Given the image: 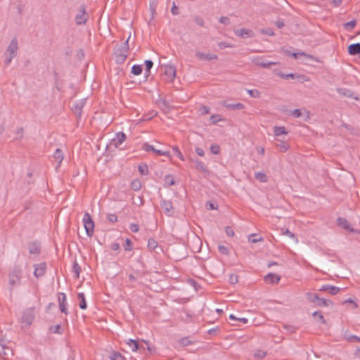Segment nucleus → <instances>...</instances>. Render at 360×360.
<instances>
[{"instance_id": "1", "label": "nucleus", "mask_w": 360, "mask_h": 360, "mask_svg": "<svg viewBox=\"0 0 360 360\" xmlns=\"http://www.w3.org/2000/svg\"><path fill=\"white\" fill-rule=\"evenodd\" d=\"M129 39V37L128 38ZM128 41L127 39L121 46L118 47L114 51L113 58L118 65L122 64L127 58V53L128 52Z\"/></svg>"}, {"instance_id": "2", "label": "nucleus", "mask_w": 360, "mask_h": 360, "mask_svg": "<svg viewBox=\"0 0 360 360\" xmlns=\"http://www.w3.org/2000/svg\"><path fill=\"white\" fill-rule=\"evenodd\" d=\"M82 221L86 235L89 237H91L94 233V221H93L92 217L89 213H84Z\"/></svg>"}, {"instance_id": "3", "label": "nucleus", "mask_w": 360, "mask_h": 360, "mask_svg": "<svg viewBox=\"0 0 360 360\" xmlns=\"http://www.w3.org/2000/svg\"><path fill=\"white\" fill-rule=\"evenodd\" d=\"M22 270L20 268H15L9 275V288L13 290V286L17 283H19L22 278Z\"/></svg>"}, {"instance_id": "4", "label": "nucleus", "mask_w": 360, "mask_h": 360, "mask_svg": "<svg viewBox=\"0 0 360 360\" xmlns=\"http://www.w3.org/2000/svg\"><path fill=\"white\" fill-rule=\"evenodd\" d=\"M34 307H30L24 310L22 316V323L30 326L34 321L35 313Z\"/></svg>"}, {"instance_id": "5", "label": "nucleus", "mask_w": 360, "mask_h": 360, "mask_svg": "<svg viewBox=\"0 0 360 360\" xmlns=\"http://www.w3.org/2000/svg\"><path fill=\"white\" fill-rule=\"evenodd\" d=\"M89 18V14L86 12V8L84 5H82L79 10V13L75 16V21L77 25H82L86 24Z\"/></svg>"}, {"instance_id": "6", "label": "nucleus", "mask_w": 360, "mask_h": 360, "mask_svg": "<svg viewBox=\"0 0 360 360\" xmlns=\"http://www.w3.org/2000/svg\"><path fill=\"white\" fill-rule=\"evenodd\" d=\"M162 72L160 73L162 79L168 82H171L176 77V69H161Z\"/></svg>"}, {"instance_id": "7", "label": "nucleus", "mask_w": 360, "mask_h": 360, "mask_svg": "<svg viewBox=\"0 0 360 360\" xmlns=\"http://www.w3.org/2000/svg\"><path fill=\"white\" fill-rule=\"evenodd\" d=\"M160 207L162 209L164 213L168 216L171 217L173 215V205L171 201L166 200L165 199H162L160 201Z\"/></svg>"}, {"instance_id": "8", "label": "nucleus", "mask_w": 360, "mask_h": 360, "mask_svg": "<svg viewBox=\"0 0 360 360\" xmlns=\"http://www.w3.org/2000/svg\"><path fill=\"white\" fill-rule=\"evenodd\" d=\"M336 91L338 94L343 97L348 98H352L355 101H359V98L358 96L354 95V91H352L350 89H348L347 88H337Z\"/></svg>"}, {"instance_id": "9", "label": "nucleus", "mask_w": 360, "mask_h": 360, "mask_svg": "<svg viewBox=\"0 0 360 360\" xmlns=\"http://www.w3.org/2000/svg\"><path fill=\"white\" fill-rule=\"evenodd\" d=\"M142 149L146 152L152 151L158 155L169 156V151H164L162 150H157L153 146L148 143H144Z\"/></svg>"}, {"instance_id": "10", "label": "nucleus", "mask_w": 360, "mask_h": 360, "mask_svg": "<svg viewBox=\"0 0 360 360\" xmlns=\"http://www.w3.org/2000/svg\"><path fill=\"white\" fill-rule=\"evenodd\" d=\"M18 49V40H17V39L14 38L11 40L9 46H8V48L6 51V53H5V56L10 55V56H13L15 57V56L17 54Z\"/></svg>"}, {"instance_id": "11", "label": "nucleus", "mask_w": 360, "mask_h": 360, "mask_svg": "<svg viewBox=\"0 0 360 360\" xmlns=\"http://www.w3.org/2000/svg\"><path fill=\"white\" fill-rule=\"evenodd\" d=\"M58 303H59V309L60 311L65 314H68V309H67V300H66V295L63 292H60L58 295Z\"/></svg>"}, {"instance_id": "12", "label": "nucleus", "mask_w": 360, "mask_h": 360, "mask_svg": "<svg viewBox=\"0 0 360 360\" xmlns=\"http://www.w3.org/2000/svg\"><path fill=\"white\" fill-rule=\"evenodd\" d=\"M34 275L35 277L39 278L45 274L46 269V264L45 262H41L38 264H34Z\"/></svg>"}, {"instance_id": "13", "label": "nucleus", "mask_w": 360, "mask_h": 360, "mask_svg": "<svg viewBox=\"0 0 360 360\" xmlns=\"http://www.w3.org/2000/svg\"><path fill=\"white\" fill-rule=\"evenodd\" d=\"M126 139V135L123 132H118L116 134V137L112 139L111 141V145L115 148L119 147Z\"/></svg>"}, {"instance_id": "14", "label": "nucleus", "mask_w": 360, "mask_h": 360, "mask_svg": "<svg viewBox=\"0 0 360 360\" xmlns=\"http://www.w3.org/2000/svg\"><path fill=\"white\" fill-rule=\"evenodd\" d=\"M281 280V276L273 273H269L264 276V281L266 283L276 284Z\"/></svg>"}, {"instance_id": "15", "label": "nucleus", "mask_w": 360, "mask_h": 360, "mask_svg": "<svg viewBox=\"0 0 360 360\" xmlns=\"http://www.w3.org/2000/svg\"><path fill=\"white\" fill-rule=\"evenodd\" d=\"M285 53L288 56H292V57H294L296 59L299 58L300 57H303L304 60H314L312 56L306 54L303 52L291 53L290 51L287 50V51H285Z\"/></svg>"}, {"instance_id": "16", "label": "nucleus", "mask_w": 360, "mask_h": 360, "mask_svg": "<svg viewBox=\"0 0 360 360\" xmlns=\"http://www.w3.org/2000/svg\"><path fill=\"white\" fill-rule=\"evenodd\" d=\"M196 57L200 60H211L217 58V55L212 53H205L200 51H198L195 53Z\"/></svg>"}, {"instance_id": "17", "label": "nucleus", "mask_w": 360, "mask_h": 360, "mask_svg": "<svg viewBox=\"0 0 360 360\" xmlns=\"http://www.w3.org/2000/svg\"><path fill=\"white\" fill-rule=\"evenodd\" d=\"M337 224L339 226L342 227L345 230L349 231L351 232L354 231V229L351 227L348 221L345 218L338 217L337 219Z\"/></svg>"}, {"instance_id": "18", "label": "nucleus", "mask_w": 360, "mask_h": 360, "mask_svg": "<svg viewBox=\"0 0 360 360\" xmlns=\"http://www.w3.org/2000/svg\"><path fill=\"white\" fill-rule=\"evenodd\" d=\"M320 290L321 291H328L329 293H330L333 295H335L340 292V288L337 286H334V285H323L320 288Z\"/></svg>"}, {"instance_id": "19", "label": "nucleus", "mask_w": 360, "mask_h": 360, "mask_svg": "<svg viewBox=\"0 0 360 360\" xmlns=\"http://www.w3.org/2000/svg\"><path fill=\"white\" fill-rule=\"evenodd\" d=\"M223 105L228 109L233 110H239L245 108L244 104L241 103H229L228 101H224Z\"/></svg>"}, {"instance_id": "20", "label": "nucleus", "mask_w": 360, "mask_h": 360, "mask_svg": "<svg viewBox=\"0 0 360 360\" xmlns=\"http://www.w3.org/2000/svg\"><path fill=\"white\" fill-rule=\"evenodd\" d=\"M84 104H85L84 100H81V101H77L75 103H74V105L72 108V110L74 111V112L75 114L80 116L82 114V109L83 106L84 105Z\"/></svg>"}, {"instance_id": "21", "label": "nucleus", "mask_w": 360, "mask_h": 360, "mask_svg": "<svg viewBox=\"0 0 360 360\" xmlns=\"http://www.w3.org/2000/svg\"><path fill=\"white\" fill-rule=\"evenodd\" d=\"M127 343L131 347L133 352L141 350V349H145L143 345H140L139 343L135 340L129 339Z\"/></svg>"}, {"instance_id": "22", "label": "nucleus", "mask_w": 360, "mask_h": 360, "mask_svg": "<svg viewBox=\"0 0 360 360\" xmlns=\"http://www.w3.org/2000/svg\"><path fill=\"white\" fill-rule=\"evenodd\" d=\"M236 34L242 38L253 37V32L250 30H247L245 28H242L240 30H237L236 32Z\"/></svg>"}, {"instance_id": "23", "label": "nucleus", "mask_w": 360, "mask_h": 360, "mask_svg": "<svg viewBox=\"0 0 360 360\" xmlns=\"http://www.w3.org/2000/svg\"><path fill=\"white\" fill-rule=\"evenodd\" d=\"M348 53L350 55H353V56L360 54V44L356 43V44H350L348 46Z\"/></svg>"}, {"instance_id": "24", "label": "nucleus", "mask_w": 360, "mask_h": 360, "mask_svg": "<svg viewBox=\"0 0 360 360\" xmlns=\"http://www.w3.org/2000/svg\"><path fill=\"white\" fill-rule=\"evenodd\" d=\"M195 168L204 174H208L209 170L204 163L198 159L194 160Z\"/></svg>"}, {"instance_id": "25", "label": "nucleus", "mask_w": 360, "mask_h": 360, "mask_svg": "<svg viewBox=\"0 0 360 360\" xmlns=\"http://www.w3.org/2000/svg\"><path fill=\"white\" fill-rule=\"evenodd\" d=\"M274 133L276 136L288 134V131L283 126H276L274 127Z\"/></svg>"}, {"instance_id": "26", "label": "nucleus", "mask_w": 360, "mask_h": 360, "mask_svg": "<svg viewBox=\"0 0 360 360\" xmlns=\"http://www.w3.org/2000/svg\"><path fill=\"white\" fill-rule=\"evenodd\" d=\"M276 146L277 148L282 153H285L289 149V145L284 141L278 140Z\"/></svg>"}, {"instance_id": "27", "label": "nucleus", "mask_w": 360, "mask_h": 360, "mask_svg": "<svg viewBox=\"0 0 360 360\" xmlns=\"http://www.w3.org/2000/svg\"><path fill=\"white\" fill-rule=\"evenodd\" d=\"M29 252L32 255H38L40 252V248L37 243H32L28 246Z\"/></svg>"}, {"instance_id": "28", "label": "nucleus", "mask_w": 360, "mask_h": 360, "mask_svg": "<svg viewBox=\"0 0 360 360\" xmlns=\"http://www.w3.org/2000/svg\"><path fill=\"white\" fill-rule=\"evenodd\" d=\"M316 304L319 307H329L333 306V303L330 300L319 297L317 303Z\"/></svg>"}, {"instance_id": "29", "label": "nucleus", "mask_w": 360, "mask_h": 360, "mask_svg": "<svg viewBox=\"0 0 360 360\" xmlns=\"http://www.w3.org/2000/svg\"><path fill=\"white\" fill-rule=\"evenodd\" d=\"M77 298L80 301L79 307L82 309H86L87 307V304L85 300L84 294L83 292H79L77 294Z\"/></svg>"}, {"instance_id": "30", "label": "nucleus", "mask_w": 360, "mask_h": 360, "mask_svg": "<svg viewBox=\"0 0 360 360\" xmlns=\"http://www.w3.org/2000/svg\"><path fill=\"white\" fill-rule=\"evenodd\" d=\"M53 158L58 162V165H60L63 160V153L62 150L57 148L53 153Z\"/></svg>"}, {"instance_id": "31", "label": "nucleus", "mask_w": 360, "mask_h": 360, "mask_svg": "<svg viewBox=\"0 0 360 360\" xmlns=\"http://www.w3.org/2000/svg\"><path fill=\"white\" fill-rule=\"evenodd\" d=\"M131 188L134 191H139L141 188V182L139 179H134L131 183Z\"/></svg>"}, {"instance_id": "32", "label": "nucleus", "mask_w": 360, "mask_h": 360, "mask_svg": "<svg viewBox=\"0 0 360 360\" xmlns=\"http://www.w3.org/2000/svg\"><path fill=\"white\" fill-rule=\"evenodd\" d=\"M110 360H126L125 357L120 352L113 351L110 356Z\"/></svg>"}, {"instance_id": "33", "label": "nucleus", "mask_w": 360, "mask_h": 360, "mask_svg": "<svg viewBox=\"0 0 360 360\" xmlns=\"http://www.w3.org/2000/svg\"><path fill=\"white\" fill-rule=\"evenodd\" d=\"M264 238L262 237L258 236L256 233L250 234L248 237V241L250 243H255L259 241H263Z\"/></svg>"}, {"instance_id": "34", "label": "nucleus", "mask_w": 360, "mask_h": 360, "mask_svg": "<svg viewBox=\"0 0 360 360\" xmlns=\"http://www.w3.org/2000/svg\"><path fill=\"white\" fill-rule=\"evenodd\" d=\"M9 351H11L8 347H7L3 340H0V354L8 355Z\"/></svg>"}, {"instance_id": "35", "label": "nucleus", "mask_w": 360, "mask_h": 360, "mask_svg": "<svg viewBox=\"0 0 360 360\" xmlns=\"http://www.w3.org/2000/svg\"><path fill=\"white\" fill-rule=\"evenodd\" d=\"M255 176L256 179L262 183H265L268 180L266 175L261 172L255 173Z\"/></svg>"}, {"instance_id": "36", "label": "nucleus", "mask_w": 360, "mask_h": 360, "mask_svg": "<svg viewBox=\"0 0 360 360\" xmlns=\"http://www.w3.org/2000/svg\"><path fill=\"white\" fill-rule=\"evenodd\" d=\"M306 296L309 301H310L311 302L315 303V304L317 303L318 299L319 297L317 294L312 293V292H307Z\"/></svg>"}, {"instance_id": "37", "label": "nucleus", "mask_w": 360, "mask_h": 360, "mask_svg": "<svg viewBox=\"0 0 360 360\" xmlns=\"http://www.w3.org/2000/svg\"><path fill=\"white\" fill-rule=\"evenodd\" d=\"M81 271V267L75 260L72 265V272L75 274V278H78L79 277V274Z\"/></svg>"}, {"instance_id": "38", "label": "nucleus", "mask_w": 360, "mask_h": 360, "mask_svg": "<svg viewBox=\"0 0 360 360\" xmlns=\"http://www.w3.org/2000/svg\"><path fill=\"white\" fill-rule=\"evenodd\" d=\"M158 247V242L153 238H149L148 240V248L151 250H155Z\"/></svg>"}, {"instance_id": "39", "label": "nucleus", "mask_w": 360, "mask_h": 360, "mask_svg": "<svg viewBox=\"0 0 360 360\" xmlns=\"http://www.w3.org/2000/svg\"><path fill=\"white\" fill-rule=\"evenodd\" d=\"M164 182L167 186H173L175 184L174 177L172 174L166 175L164 179Z\"/></svg>"}, {"instance_id": "40", "label": "nucleus", "mask_w": 360, "mask_h": 360, "mask_svg": "<svg viewBox=\"0 0 360 360\" xmlns=\"http://www.w3.org/2000/svg\"><path fill=\"white\" fill-rule=\"evenodd\" d=\"M313 316L315 319H316L318 321H319L321 323H326V319H324L323 316L321 313L319 311H315L313 313Z\"/></svg>"}, {"instance_id": "41", "label": "nucleus", "mask_w": 360, "mask_h": 360, "mask_svg": "<svg viewBox=\"0 0 360 360\" xmlns=\"http://www.w3.org/2000/svg\"><path fill=\"white\" fill-rule=\"evenodd\" d=\"M266 356L265 351L262 349L257 350L254 354V357L258 359H262Z\"/></svg>"}, {"instance_id": "42", "label": "nucleus", "mask_w": 360, "mask_h": 360, "mask_svg": "<svg viewBox=\"0 0 360 360\" xmlns=\"http://www.w3.org/2000/svg\"><path fill=\"white\" fill-rule=\"evenodd\" d=\"M356 24V22L355 20H352L349 22H347L346 23L344 24V28L346 30H352L354 29V27H355Z\"/></svg>"}, {"instance_id": "43", "label": "nucleus", "mask_w": 360, "mask_h": 360, "mask_svg": "<svg viewBox=\"0 0 360 360\" xmlns=\"http://www.w3.org/2000/svg\"><path fill=\"white\" fill-rule=\"evenodd\" d=\"M139 172L142 175H146L148 174V167L146 164H141L139 166Z\"/></svg>"}, {"instance_id": "44", "label": "nucleus", "mask_w": 360, "mask_h": 360, "mask_svg": "<svg viewBox=\"0 0 360 360\" xmlns=\"http://www.w3.org/2000/svg\"><path fill=\"white\" fill-rule=\"evenodd\" d=\"M158 105L160 108L165 112H167L169 110V105L165 100L160 101L158 102Z\"/></svg>"}, {"instance_id": "45", "label": "nucleus", "mask_w": 360, "mask_h": 360, "mask_svg": "<svg viewBox=\"0 0 360 360\" xmlns=\"http://www.w3.org/2000/svg\"><path fill=\"white\" fill-rule=\"evenodd\" d=\"M60 325H59V324H57V325H55V326H51L49 327V330L52 333L60 334L61 332H60Z\"/></svg>"}, {"instance_id": "46", "label": "nucleus", "mask_w": 360, "mask_h": 360, "mask_svg": "<svg viewBox=\"0 0 360 360\" xmlns=\"http://www.w3.org/2000/svg\"><path fill=\"white\" fill-rule=\"evenodd\" d=\"M248 93L249 95L252 98H259L260 97V92L257 89H250L248 90Z\"/></svg>"}, {"instance_id": "47", "label": "nucleus", "mask_w": 360, "mask_h": 360, "mask_svg": "<svg viewBox=\"0 0 360 360\" xmlns=\"http://www.w3.org/2000/svg\"><path fill=\"white\" fill-rule=\"evenodd\" d=\"M179 343L182 346H188L192 344V342L188 338H182L179 340Z\"/></svg>"}, {"instance_id": "48", "label": "nucleus", "mask_w": 360, "mask_h": 360, "mask_svg": "<svg viewBox=\"0 0 360 360\" xmlns=\"http://www.w3.org/2000/svg\"><path fill=\"white\" fill-rule=\"evenodd\" d=\"M218 250H219V252L222 255H228L229 254V249L222 245H220L218 246Z\"/></svg>"}, {"instance_id": "49", "label": "nucleus", "mask_w": 360, "mask_h": 360, "mask_svg": "<svg viewBox=\"0 0 360 360\" xmlns=\"http://www.w3.org/2000/svg\"><path fill=\"white\" fill-rule=\"evenodd\" d=\"M172 150H173V153L176 157L179 158V159H181L182 160H184L183 155H182L181 152L180 151V150L178 148V147H173Z\"/></svg>"}, {"instance_id": "50", "label": "nucleus", "mask_w": 360, "mask_h": 360, "mask_svg": "<svg viewBox=\"0 0 360 360\" xmlns=\"http://www.w3.org/2000/svg\"><path fill=\"white\" fill-rule=\"evenodd\" d=\"M156 2L155 1L150 3V11L151 13V18L154 17V15L156 13Z\"/></svg>"}, {"instance_id": "51", "label": "nucleus", "mask_w": 360, "mask_h": 360, "mask_svg": "<svg viewBox=\"0 0 360 360\" xmlns=\"http://www.w3.org/2000/svg\"><path fill=\"white\" fill-rule=\"evenodd\" d=\"M210 150L213 154L217 155L220 152V147L217 144L212 145L210 147Z\"/></svg>"}, {"instance_id": "52", "label": "nucleus", "mask_w": 360, "mask_h": 360, "mask_svg": "<svg viewBox=\"0 0 360 360\" xmlns=\"http://www.w3.org/2000/svg\"><path fill=\"white\" fill-rule=\"evenodd\" d=\"M124 249L126 251H130L132 249V243L129 238H127L125 240V243L124 245Z\"/></svg>"}, {"instance_id": "53", "label": "nucleus", "mask_w": 360, "mask_h": 360, "mask_svg": "<svg viewBox=\"0 0 360 360\" xmlns=\"http://www.w3.org/2000/svg\"><path fill=\"white\" fill-rule=\"evenodd\" d=\"M199 111L200 112V113H201L202 115H207V114L210 113V108L208 106H206V105H202V106L200 108Z\"/></svg>"}, {"instance_id": "54", "label": "nucleus", "mask_w": 360, "mask_h": 360, "mask_svg": "<svg viewBox=\"0 0 360 360\" xmlns=\"http://www.w3.org/2000/svg\"><path fill=\"white\" fill-rule=\"evenodd\" d=\"M225 232H226V235L230 237L234 236V234H235L234 230L231 226H226Z\"/></svg>"}, {"instance_id": "55", "label": "nucleus", "mask_w": 360, "mask_h": 360, "mask_svg": "<svg viewBox=\"0 0 360 360\" xmlns=\"http://www.w3.org/2000/svg\"><path fill=\"white\" fill-rule=\"evenodd\" d=\"M194 20H195V23L198 25H199L200 27L204 26V20L202 17L196 16V17H195Z\"/></svg>"}, {"instance_id": "56", "label": "nucleus", "mask_w": 360, "mask_h": 360, "mask_svg": "<svg viewBox=\"0 0 360 360\" xmlns=\"http://www.w3.org/2000/svg\"><path fill=\"white\" fill-rule=\"evenodd\" d=\"M281 233L283 235H285L291 238H295V235L291 231H290L288 229H282Z\"/></svg>"}, {"instance_id": "57", "label": "nucleus", "mask_w": 360, "mask_h": 360, "mask_svg": "<svg viewBox=\"0 0 360 360\" xmlns=\"http://www.w3.org/2000/svg\"><path fill=\"white\" fill-rule=\"evenodd\" d=\"M292 115L294 117L298 118L302 116V112L300 109H295L292 111Z\"/></svg>"}, {"instance_id": "58", "label": "nucleus", "mask_w": 360, "mask_h": 360, "mask_svg": "<svg viewBox=\"0 0 360 360\" xmlns=\"http://www.w3.org/2000/svg\"><path fill=\"white\" fill-rule=\"evenodd\" d=\"M107 219L110 222H116L117 221V217L115 214H108L107 216Z\"/></svg>"}, {"instance_id": "59", "label": "nucleus", "mask_w": 360, "mask_h": 360, "mask_svg": "<svg viewBox=\"0 0 360 360\" xmlns=\"http://www.w3.org/2000/svg\"><path fill=\"white\" fill-rule=\"evenodd\" d=\"M347 340H349V342H360V338L356 335H352L349 336L347 338Z\"/></svg>"}, {"instance_id": "60", "label": "nucleus", "mask_w": 360, "mask_h": 360, "mask_svg": "<svg viewBox=\"0 0 360 360\" xmlns=\"http://www.w3.org/2000/svg\"><path fill=\"white\" fill-rule=\"evenodd\" d=\"M221 120L219 115H213L210 117V121L212 124H217Z\"/></svg>"}, {"instance_id": "61", "label": "nucleus", "mask_w": 360, "mask_h": 360, "mask_svg": "<svg viewBox=\"0 0 360 360\" xmlns=\"http://www.w3.org/2000/svg\"><path fill=\"white\" fill-rule=\"evenodd\" d=\"M129 229L133 233H136V232L139 231V225L137 224L132 223L129 226Z\"/></svg>"}, {"instance_id": "62", "label": "nucleus", "mask_w": 360, "mask_h": 360, "mask_svg": "<svg viewBox=\"0 0 360 360\" xmlns=\"http://www.w3.org/2000/svg\"><path fill=\"white\" fill-rule=\"evenodd\" d=\"M261 32L264 34H266V35H269V36H273L274 35V31L270 29V28H267V29H263L261 30Z\"/></svg>"}, {"instance_id": "63", "label": "nucleus", "mask_w": 360, "mask_h": 360, "mask_svg": "<svg viewBox=\"0 0 360 360\" xmlns=\"http://www.w3.org/2000/svg\"><path fill=\"white\" fill-rule=\"evenodd\" d=\"M76 58L79 60H82L84 58V51L83 49H79L77 51Z\"/></svg>"}, {"instance_id": "64", "label": "nucleus", "mask_w": 360, "mask_h": 360, "mask_svg": "<svg viewBox=\"0 0 360 360\" xmlns=\"http://www.w3.org/2000/svg\"><path fill=\"white\" fill-rule=\"evenodd\" d=\"M110 249L113 251H119L120 249V244L118 243H112L110 245Z\"/></svg>"}]
</instances>
